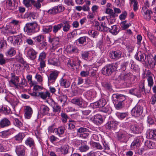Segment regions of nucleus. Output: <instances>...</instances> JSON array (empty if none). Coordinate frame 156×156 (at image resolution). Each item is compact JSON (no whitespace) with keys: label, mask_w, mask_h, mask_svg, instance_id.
I'll use <instances>...</instances> for the list:
<instances>
[{"label":"nucleus","mask_w":156,"mask_h":156,"mask_svg":"<svg viewBox=\"0 0 156 156\" xmlns=\"http://www.w3.org/2000/svg\"><path fill=\"white\" fill-rule=\"evenodd\" d=\"M81 146L79 147V150L80 152H86L89 149V147L87 144L86 141H83L81 143Z\"/></svg>","instance_id":"obj_20"},{"label":"nucleus","mask_w":156,"mask_h":156,"mask_svg":"<svg viewBox=\"0 0 156 156\" xmlns=\"http://www.w3.org/2000/svg\"><path fill=\"white\" fill-rule=\"evenodd\" d=\"M150 73H151L150 72H147V77H148L147 81L148 86L151 87L153 86L154 82L152 77L150 76L149 74Z\"/></svg>","instance_id":"obj_36"},{"label":"nucleus","mask_w":156,"mask_h":156,"mask_svg":"<svg viewBox=\"0 0 156 156\" xmlns=\"http://www.w3.org/2000/svg\"><path fill=\"white\" fill-rule=\"evenodd\" d=\"M46 54L44 52H42L39 55L38 60H44L46 57Z\"/></svg>","instance_id":"obj_61"},{"label":"nucleus","mask_w":156,"mask_h":156,"mask_svg":"<svg viewBox=\"0 0 156 156\" xmlns=\"http://www.w3.org/2000/svg\"><path fill=\"white\" fill-rule=\"evenodd\" d=\"M116 114L119 119H123L128 116V113L127 112L123 113L117 112Z\"/></svg>","instance_id":"obj_41"},{"label":"nucleus","mask_w":156,"mask_h":156,"mask_svg":"<svg viewBox=\"0 0 156 156\" xmlns=\"http://www.w3.org/2000/svg\"><path fill=\"white\" fill-rule=\"evenodd\" d=\"M92 122L97 125H99L102 123L103 121L102 116L100 114H97L93 116Z\"/></svg>","instance_id":"obj_8"},{"label":"nucleus","mask_w":156,"mask_h":156,"mask_svg":"<svg viewBox=\"0 0 156 156\" xmlns=\"http://www.w3.org/2000/svg\"><path fill=\"white\" fill-rule=\"evenodd\" d=\"M32 114V110L29 106H26L25 114V116L27 119H30Z\"/></svg>","instance_id":"obj_25"},{"label":"nucleus","mask_w":156,"mask_h":156,"mask_svg":"<svg viewBox=\"0 0 156 156\" xmlns=\"http://www.w3.org/2000/svg\"><path fill=\"white\" fill-rule=\"evenodd\" d=\"M59 73V72L57 70L51 71L49 75L48 76V86L51 84H53L55 83L58 76Z\"/></svg>","instance_id":"obj_3"},{"label":"nucleus","mask_w":156,"mask_h":156,"mask_svg":"<svg viewBox=\"0 0 156 156\" xmlns=\"http://www.w3.org/2000/svg\"><path fill=\"white\" fill-rule=\"evenodd\" d=\"M16 152L18 156H24L25 155V149L23 146H16Z\"/></svg>","instance_id":"obj_10"},{"label":"nucleus","mask_w":156,"mask_h":156,"mask_svg":"<svg viewBox=\"0 0 156 156\" xmlns=\"http://www.w3.org/2000/svg\"><path fill=\"white\" fill-rule=\"evenodd\" d=\"M34 93V95L40 96L41 98L43 99H45L47 97H50V93L48 91L45 92H39L38 95L36 93Z\"/></svg>","instance_id":"obj_24"},{"label":"nucleus","mask_w":156,"mask_h":156,"mask_svg":"<svg viewBox=\"0 0 156 156\" xmlns=\"http://www.w3.org/2000/svg\"><path fill=\"white\" fill-rule=\"evenodd\" d=\"M132 74L130 72H123L118 77L120 80L125 81L129 80Z\"/></svg>","instance_id":"obj_12"},{"label":"nucleus","mask_w":156,"mask_h":156,"mask_svg":"<svg viewBox=\"0 0 156 156\" xmlns=\"http://www.w3.org/2000/svg\"><path fill=\"white\" fill-rule=\"evenodd\" d=\"M15 53L16 51L14 48H11L7 51L6 55L7 56H9L10 57H12L15 54Z\"/></svg>","instance_id":"obj_50"},{"label":"nucleus","mask_w":156,"mask_h":156,"mask_svg":"<svg viewBox=\"0 0 156 156\" xmlns=\"http://www.w3.org/2000/svg\"><path fill=\"white\" fill-rule=\"evenodd\" d=\"M60 84L61 86L67 88L69 87L70 83L68 80L62 78L60 80Z\"/></svg>","instance_id":"obj_22"},{"label":"nucleus","mask_w":156,"mask_h":156,"mask_svg":"<svg viewBox=\"0 0 156 156\" xmlns=\"http://www.w3.org/2000/svg\"><path fill=\"white\" fill-rule=\"evenodd\" d=\"M62 121L63 123H66L67 121V119L69 118V116L65 112H62L61 113Z\"/></svg>","instance_id":"obj_44"},{"label":"nucleus","mask_w":156,"mask_h":156,"mask_svg":"<svg viewBox=\"0 0 156 156\" xmlns=\"http://www.w3.org/2000/svg\"><path fill=\"white\" fill-rule=\"evenodd\" d=\"M64 7L62 5H58L48 10L47 12L49 14L55 15L64 10Z\"/></svg>","instance_id":"obj_4"},{"label":"nucleus","mask_w":156,"mask_h":156,"mask_svg":"<svg viewBox=\"0 0 156 156\" xmlns=\"http://www.w3.org/2000/svg\"><path fill=\"white\" fill-rule=\"evenodd\" d=\"M153 56L151 54H149V56H147V59L148 60V65H147V66L149 67L150 68H152L153 66H152L153 62Z\"/></svg>","instance_id":"obj_48"},{"label":"nucleus","mask_w":156,"mask_h":156,"mask_svg":"<svg viewBox=\"0 0 156 156\" xmlns=\"http://www.w3.org/2000/svg\"><path fill=\"white\" fill-rule=\"evenodd\" d=\"M88 132V129L84 127H80L77 129V133H83L85 132Z\"/></svg>","instance_id":"obj_62"},{"label":"nucleus","mask_w":156,"mask_h":156,"mask_svg":"<svg viewBox=\"0 0 156 156\" xmlns=\"http://www.w3.org/2000/svg\"><path fill=\"white\" fill-rule=\"evenodd\" d=\"M102 86L106 89L111 91L112 90V86L111 84L107 82H103L102 83Z\"/></svg>","instance_id":"obj_47"},{"label":"nucleus","mask_w":156,"mask_h":156,"mask_svg":"<svg viewBox=\"0 0 156 156\" xmlns=\"http://www.w3.org/2000/svg\"><path fill=\"white\" fill-rule=\"evenodd\" d=\"M12 79L10 80V82L13 84L15 87L16 88H19V87H21L22 86L21 84L23 83L22 82L21 83H16V82H18L19 81V78L18 76H12Z\"/></svg>","instance_id":"obj_15"},{"label":"nucleus","mask_w":156,"mask_h":156,"mask_svg":"<svg viewBox=\"0 0 156 156\" xmlns=\"http://www.w3.org/2000/svg\"><path fill=\"white\" fill-rule=\"evenodd\" d=\"M37 53L34 50L31 48L29 49L27 51V56L30 59L33 60L36 58Z\"/></svg>","instance_id":"obj_19"},{"label":"nucleus","mask_w":156,"mask_h":156,"mask_svg":"<svg viewBox=\"0 0 156 156\" xmlns=\"http://www.w3.org/2000/svg\"><path fill=\"white\" fill-rule=\"evenodd\" d=\"M33 0H23V2L27 6L32 5Z\"/></svg>","instance_id":"obj_63"},{"label":"nucleus","mask_w":156,"mask_h":156,"mask_svg":"<svg viewBox=\"0 0 156 156\" xmlns=\"http://www.w3.org/2000/svg\"><path fill=\"white\" fill-rule=\"evenodd\" d=\"M52 28L53 32L54 34H56L61 28V26L60 23L57 25H54L52 27Z\"/></svg>","instance_id":"obj_49"},{"label":"nucleus","mask_w":156,"mask_h":156,"mask_svg":"<svg viewBox=\"0 0 156 156\" xmlns=\"http://www.w3.org/2000/svg\"><path fill=\"white\" fill-rule=\"evenodd\" d=\"M93 147L96 150H103V146L99 143L94 142V143Z\"/></svg>","instance_id":"obj_53"},{"label":"nucleus","mask_w":156,"mask_h":156,"mask_svg":"<svg viewBox=\"0 0 156 156\" xmlns=\"http://www.w3.org/2000/svg\"><path fill=\"white\" fill-rule=\"evenodd\" d=\"M145 80H141L140 83L139 88L141 89V91L143 94L145 93L144 86Z\"/></svg>","instance_id":"obj_59"},{"label":"nucleus","mask_w":156,"mask_h":156,"mask_svg":"<svg viewBox=\"0 0 156 156\" xmlns=\"http://www.w3.org/2000/svg\"><path fill=\"white\" fill-rule=\"evenodd\" d=\"M122 52L119 51H112L109 54V56L112 58L114 59H118L120 58Z\"/></svg>","instance_id":"obj_16"},{"label":"nucleus","mask_w":156,"mask_h":156,"mask_svg":"<svg viewBox=\"0 0 156 156\" xmlns=\"http://www.w3.org/2000/svg\"><path fill=\"white\" fill-rule=\"evenodd\" d=\"M118 16V14L115 13V12H114L113 10H112V12H111V13L110 14L109 16H108L107 18V19L108 18L110 19L111 20L110 23H112L115 21V19L114 18Z\"/></svg>","instance_id":"obj_35"},{"label":"nucleus","mask_w":156,"mask_h":156,"mask_svg":"<svg viewBox=\"0 0 156 156\" xmlns=\"http://www.w3.org/2000/svg\"><path fill=\"white\" fill-rule=\"evenodd\" d=\"M114 104L115 108L117 110L120 109L123 107L122 103L118 102L117 103H116V104Z\"/></svg>","instance_id":"obj_64"},{"label":"nucleus","mask_w":156,"mask_h":156,"mask_svg":"<svg viewBox=\"0 0 156 156\" xmlns=\"http://www.w3.org/2000/svg\"><path fill=\"white\" fill-rule=\"evenodd\" d=\"M48 62L49 64L54 66H57L58 65V60L55 58L49 59L48 60Z\"/></svg>","instance_id":"obj_45"},{"label":"nucleus","mask_w":156,"mask_h":156,"mask_svg":"<svg viewBox=\"0 0 156 156\" xmlns=\"http://www.w3.org/2000/svg\"><path fill=\"white\" fill-rule=\"evenodd\" d=\"M71 102L75 104H76L81 108L83 106V100L80 98H75L72 99Z\"/></svg>","instance_id":"obj_18"},{"label":"nucleus","mask_w":156,"mask_h":156,"mask_svg":"<svg viewBox=\"0 0 156 156\" xmlns=\"http://www.w3.org/2000/svg\"><path fill=\"white\" fill-rule=\"evenodd\" d=\"M14 44L17 45H20L22 41V39L19 36H14Z\"/></svg>","instance_id":"obj_39"},{"label":"nucleus","mask_w":156,"mask_h":156,"mask_svg":"<svg viewBox=\"0 0 156 156\" xmlns=\"http://www.w3.org/2000/svg\"><path fill=\"white\" fill-rule=\"evenodd\" d=\"M67 51L70 53H73L77 51V48L75 47H71V45L68 46L67 48Z\"/></svg>","instance_id":"obj_54"},{"label":"nucleus","mask_w":156,"mask_h":156,"mask_svg":"<svg viewBox=\"0 0 156 156\" xmlns=\"http://www.w3.org/2000/svg\"><path fill=\"white\" fill-rule=\"evenodd\" d=\"M16 59L17 61L22 64L24 67H27L28 66V64L25 61L23 58L20 55L17 56Z\"/></svg>","instance_id":"obj_40"},{"label":"nucleus","mask_w":156,"mask_h":156,"mask_svg":"<svg viewBox=\"0 0 156 156\" xmlns=\"http://www.w3.org/2000/svg\"><path fill=\"white\" fill-rule=\"evenodd\" d=\"M6 8L9 10H13L15 9L14 0H6Z\"/></svg>","instance_id":"obj_21"},{"label":"nucleus","mask_w":156,"mask_h":156,"mask_svg":"<svg viewBox=\"0 0 156 156\" xmlns=\"http://www.w3.org/2000/svg\"><path fill=\"white\" fill-rule=\"evenodd\" d=\"M140 145V141L138 138L135 139L131 144V146L135 148L139 147Z\"/></svg>","instance_id":"obj_34"},{"label":"nucleus","mask_w":156,"mask_h":156,"mask_svg":"<svg viewBox=\"0 0 156 156\" xmlns=\"http://www.w3.org/2000/svg\"><path fill=\"white\" fill-rule=\"evenodd\" d=\"M10 120L6 118H4L0 121V128L8 127L11 125Z\"/></svg>","instance_id":"obj_11"},{"label":"nucleus","mask_w":156,"mask_h":156,"mask_svg":"<svg viewBox=\"0 0 156 156\" xmlns=\"http://www.w3.org/2000/svg\"><path fill=\"white\" fill-rule=\"evenodd\" d=\"M117 69V65L113 64L107 65L102 69V73L104 75L107 76L111 75Z\"/></svg>","instance_id":"obj_2"},{"label":"nucleus","mask_w":156,"mask_h":156,"mask_svg":"<svg viewBox=\"0 0 156 156\" xmlns=\"http://www.w3.org/2000/svg\"><path fill=\"white\" fill-rule=\"evenodd\" d=\"M111 28L112 29L110 30V32L114 35L117 34L120 29V27L119 26L115 25L112 26Z\"/></svg>","instance_id":"obj_27"},{"label":"nucleus","mask_w":156,"mask_h":156,"mask_svg":"<svg viewBox=\"0 0 156 156\" xmlns=\"http://www.w3.org/2000/svg\"><path fill=\"white\" fill-rule=\"evenodd\" d=\"M8 102L11 104L12 105L14 106H16L18 103V101L17 99L15 98L10 99V100H9Z\"/></svg>","instance_id":"obj_52"},{"label":"nucleus","mask_w":156,"mask_h":156,"mask_svg":"<svg viewBox=\"0 0 156 156\" xmlns=\"http://www.w3.org/2000/svg\"><path fill=\"white\" fill-rule=\"evenodd\" d=\"M112 97L113 102L114 104H115L118 102L122 103L126 99L124 95L118 94H113Z\"/></svg>","instance_id":"obj_6"},{"label":"nucleus","mask_w":156,"mask_h":156,"mask_svg":"<svg viewBox=\"0 0 156 156\" xmlns=\"http://www.w3.org/2000/svg\"><path fill=\"white\" fill-rule=\"evenodd\" d=\"M69 146L66 145L63 146L60 148H57L56 149V150L57 151H60L62 154H66L69 153Z\"/></svg>","instance_id":"obj_23"},{"label":"nucleus","mask_w":156,"mask_h":156,"mask_svg":"<svg viewBox=\"0 0 156 156\" xmlns=\"http://www.w3.org/2000/svg\"><path fill=\"white\" fill-rule=\"evenodd\" d=\"M52 26L51 25L43 28V31L45 33H48L51 31Z\"/></svg>","instance_id":"obj_58"},{"label":"nucleus","mask_w":156,"mask_h":156,"mask_svg":"<svg viewBox=\"0 0 156 156\" xmlns=\"http://www.w3.org/2000/svg\"><path fill=\"white\" fill-rule=\"evenodd\" d=\"M130 129L135 133H139L140 132L139 128L136 124L131 125L130 126Z\"/></svg>","instance_id":"obj_31"},{"label":"nucleus","mask_w":156,"mask_h":156,"mask_svg":"<svg viewBox=\"0 0 156 156\" xmlns=\"http://www.w3.org/2000/svg\"><path fill=\"white\" fill-rule=\"evenodd\" d=\"M33 39L35 40L36 42L40 43L41 41L43 40L44 39V36L42 35H40L35 37L33 38Z\"/></svg>","instance_id":"obj_55"},{"label":"nucleus","mask_w":156,"mask_h":156,"mask_svg":"<svg viewBox=\"0 0 156 156\" xmlns=\"http://www.w3.org/2000/svg\"><path fill=\"white\" fill-rule=\"evenodd\" d=\"M118 125L117 122L115 121H112L108 122L105 125L106 128L108 129L112 130L116 128Z\"/></svg>","instance_id":"obj_9"},{"label":"nucleus","mask_w":156,"mask_h":156,"mask_svg":"<svg viewBox=\"0 0 156 156\" xmlns=\"http://www.w3.org/2000/svg\"><path fill=\"white\" fill-rule=\"evenodd\" d=\"M148 37L152 44L154 45H156V39L153 34L150 33L148 34Z\"/></svg>","instance_id":"obj_43"},{"label":"nucleus","mask_w":156,"mask_h":156,"mask_svg":"<svg viewBox=\"0 0 156 156\" xmlns=\"http://www.w3.org/2000/svg\"><path fill=\"white\" fill-rule=\"evenodd\" d=\"M65 129V128L64 127L61 126L58 128L55 129L54 130L57 134L60 135L63 134Z\"/></svg>","instance_id":"obj_33"},{"label":"nucleus","mask_w":156,"mask_h":156,"mask_svg":"<svg viewBox=\"0 0 156 156\" xmlns=\"http://www.w3.org/2000/svg\"><path fill=\"white\" fill-rule=\"evenodd\" d=\"M49 108L48 106L45 105L41 106L40 108L41 113L44 115L48 114L49 112Z\"/></svg>","instance_id":"obj_30"},{"label":"nucleus","mask_w":156,"mask_h":156,"mask_svg":"<svg viewBox=\"0 0 156 156\" xmlns=\"http://www.w3.org/2000/svg\"><path fill=\"white\" fill-rule=\"evenodd\" d=\"M143 111V107L139 105H136L131 110L132 115L135 117L139 116Z\"/></svg>","instance_id":"obj_5"},{"label":"nucleus","mask_w":156,"mask_h":156,"mask_svg":"<svg viewBox=\"0 0 156 156\" xmlns=\"http://www.w3.org/2000/svg\"><path fill=\"white\" fill-rule=\"evenodd\" d=\"M87 37H80L77 41H78L80 44L86 45L87 43L86 39Z\"/></svg>","instance_id":"obj_51"},{"label":"nucleus","mask_w":156,"mask_h":156,"mask_svg":"<svg viewBox=\"0 0 156 156\" xmlns=\"http://www.w3.org/2000/svg\"><path fill=\"white\" fill-rule=\"evenodd\" d=\"M89 55V53L87 51L82 52L81 54L82 58L86 60L88 59Z\"/></svg>","instance_id":"obj_56"},{"label":"nucleus","mask_w":156,"mask_h":156,"mask_svg":"<svg viewBox=\"0 0 156 156\" xmlns=\"http://www.w3.org/2000/svg\"><path fill=\"white\" fill-rule=\"evenodd\" d=\"M129 93L132 95L136 96L138 97L141 96L140 91L138 88H132L129 91Z\"/></svg>","instance_id":"obj_26"},{"label":"nucleus","mask_w":156,"mask_h":156,"mask_svg":"<svg viewBox=\"0 0 156 156\" xmlns=\"http://www.w3.org/2000/svg\"><path fill=\"white\" fill-rule=\"evenodd\" d=\"M15 130V129H14L12 128L2 131L0 132V136L2 138H6L12 133Z\"/></svg>","instance_id":"obj_13"},{"label":"nucleus","mask_w":156,"mask_h":156,"mask_svg":"<svg viewBox=\"0 0 156 156\" xmlns=\"http://www.w3.org/2000/svg\"><path fill=\"white\" fill-rule=\"evenodd\" d=\"M25 144L27 146L33 148L34 147L35 143L33 139L29 137L25 141Z\"/></svg>","instance_id":"obj_28"},{"label":"nucleus","mask_w":156,"mask_h":156,"mask_svg":"<svg viewBox=\"0 0 156 156\" xmlns=\"http://www.w3.org/2000/svg\"><path fill=\"white\" fill-rule=\"evenodd\" d=\"M25 136V134L24 133H20L15 136L14 138L16 140L21 141Z\"/></svg>","instance_id":"obj_38"},{"label":"nucleus","mask_w":156,"mask_h":156,"mask_svg":"<svg viewBox=\"0 0 156 156\" xmlns=\"http://www.w3.org/2000/svg\"><path fill=\"white\" fill-rule=\"evenodd\" d=\"M148 132L149 138L156 140V130H149Z\"/></svg>","instance_id":"obj_32"},{"label":"nucleus","mask_w":156,"mask_h":156,"mask_svg":"<svg viewBox=\"0 0 156 156\" xmlns=\"http://www.w3.org/2000/svg\"><path fill=\"white\" fill-rule=\"evenodd\" d=\"M39 30V26L36 22L27 23L23 28L25 33L29 35L38 32Z\"/></svg>","instance_id":"obj_1"},{"label":"nucleus","mask_w":156,"mask_h":156,"mask_svg":"<svg viewBox=\"0 0 156 156\" xmlns=\"http://www.w3.org/2000/svg\"><path fill=\"white\" fill-rule=\"evenodd\" d=\"M60 94L58 92V94H55L57 96V97L58 101H59L63 103L62 106L65 105V103L66 102L67 99V97L66 95H59Z\"/></svg>","instance_id":"obj_17"},{"label":"nucleus","mask_w":156,"mask_h":156,"mask_svg":"<svg viewBox=\"0 0 156 156\" xmlns=\"http://www.w3.org/2000/svg\"><path fill=\"white\" fill-rule=\"evenodd\" d=\"M118 140L120 141L126 142L128 140V136L127 134L125 132H119L117 134Z\"/></svg>","instance_id":"obj_7"},{"label":"nucleus","mask_w":156,"mask_h":156,"mask_svg":"<svg viewBox=\"0 0 156 156\" xmlns=\"http://www.w3.org/2000/svg\"><path fill=\"white\" fill-rule=\"evenodd\" d=\"M10 108L8 107L2 106L0 107V112H1L5 114H8L10 112Z\"/></svg>","instance_id":"obj_42"},{"label":"nucleus","mask_w":156,"mask_h":156,"mask_svg":"<svg viewBox=\"0 0 156 156\" xmlns=\"http://www.w3.org/2000/svg\"><path fill=\"white\" fill-rule=\"evenodd\" d=\"M44 0H37L35 1L33 0L32 5L37 9H39L41 7V3L43 2Z\"/></svg>","instance_id":"obj_37"},{"label":"nucleus","mask_w":156,"mask_h":156,"mask_svg":"<svg viewBox=\"0 0 156 156\" xmlns=\"http://www.w3.org/2000/svg\"><path fill=\"white\" fill-rule=\"evenodd\" d=\"M60 24L61 26V28L63 27V30L64 32H67L70 30L71 25L69 21H64Z\"/></svg>","instance_id":"obj_14"},{"label":"nucleus","mask_w":156,"mask_h":156,"mask_svg":"<svg viewBox=\"0 0 156 156\" xmlns=\"http://www.w3.org/2000/svg\"><path fill=\"white\" fill-rule=\"evenodd\" d=\"M146 57L145 56L144 58L143 55L140 52H138L135 56V57L136 60L142 62L145 61Z\"/></svg>","instance_id":"obj_29"},{"label":"nucleus","mask_w":156,"mask_h":156,"mask_svg":"<svg viewBox=\"0 0 156 156\" xmlns=\"http://www.w3.org/2000/svg\"><path fill=\"white\" fill-rule=\"evenodd\" d=\"M13 123L15 126L19 128H21L23 126V123L17 118L14 119Z\"/></svg>","instance_id":"obj_46"},{"label":"nucleus","mask_w":156,"mask_h":156,"mask_svg":"<svg viewBox=\"0 0 156 156\" xmlns=\"http://www.w3.org/2000/svg\"><path fill=\"white\" fill-rule=\"evenodd\" d=\"M147 147L150 149H153L155 146V144L150 140H147Z\"/></svg>","instance_id":"obj_57"},{"label":"nucleus","mask_w":156,"mask_h":156,"mask_svg":"<svg viewBox=\"0 0 156 156\" xmlns=\"http://www.w3.org/2000/svg\"><path fill=\"white\" fill-rule=\"evenodd\" d=\"M98 101L99 103V108L103 107L106 103L105 100L104 99L99 100Z\"/></svg>","instance_id":"obj_60"}]
</instances>
